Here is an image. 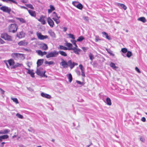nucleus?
Listing matches in <instances>:
<instances>
[{"label": "nucleus", "mask_w": 147, "mask_h": 147, "mask_svg": "<svg viewBox=\"0 0 147 147\" xmlns=\"http://www.w3.org/2000/svg\"><path fill=\"white\" fill-rule=\"evenodd\" d=\"M61 60L62 61L60 64L64 68H66L69 67L70 69H71L74 67L75 66L78 65L77 63L72 62L71 60H69L67 62L63 59H62Z\"/></svg>", "instance_id": "obj_1"}, {"label": "nucleus", "mask_w": 147, "mask_h": 147, "mask_svg": "<svg viewBox=\"0 0 147 147\" xmlns=\"http://www.w3.org/2000/svg\"><path fill=\"white\" fill-rule=\"evenodd\" d=\"M11 57L14 58L15 60H17L18 59H24L25 57L23 54L19 53H13L11 54Z\"/></svg>", "instance_id": "obj_2"}, {"label": "nucleus", "mask_w": 147, "mask_h": 147, "mask_svg": "<svg viewBox=\"0 0 147 147\" xmlns=\"http://www.w3.org/2000/svg\"><path fill=\"white\" fill-rule=\"evenodd\" d=\"M59 55V52L56 51H54L53 52H51L49 53L46 55L47 58H49L51 57H55Z\"/></svg>", "instance_id": "obj_3"}, {"label": "nucleus", "mask_w": 147, "mask_h": 147, "mask_svg": "<svg viewBox=\"0 0 147 147\" xmlns=\"http://www.w3.org/2000/svg\"><path fill=\"white\" fill-rule=\"evenodd\" d=\"M18 28V26L16 24H12L9 26V29L10 32H12L13 33L16 32Z\"/></svg>", "instance_id": "obj_4"}, {"label": "nucleus", "mask_w": 147, "mask_h": 147, "mask_svg": "<svg viewBox=\"0 0 147 147\" xmlns=\"http://www.w3.org/2000/svg\"><path fill=\"white\" fill-rule=\"evenodd\" d=\"M42 69L39 68L37 69L36 73L38 76H41L42 77H47V76L45 75V71H42Z\"/></svg>", "instance_id": "obj_5"}, {"label": "nucleus", "mask_w": 147, "mask_h": 147, "mask_svg": "<svg viewBox=\"0 0 147 147\" xmlns=\"http://www.w3.org/2000/svg\"><path fill=\"white\" fill-rule=\"evenodd\" d=\"M1 37L5 40L8 41H12V38L11 36L9 35L7 33H5L1 34Z\"/></svg>", "instance_id": "obj_6"}, {"label": "nucleus", "mask_w": 147, "mask_h": 147, "mask_svg": "<svg viewBox=\"0 0 147 147\" xmlns=\"http://www.w3.org/2000/svg\"><path fill=\"white\" fill-rule=\"evenodd\" d=\"M0 10L2 11L3 12L10 13L11 11L10 8L6 6H3L0 7Z\"/></svg>", "instance_id": "obj_7"}, {"label": "nucleus", "mask_w": 147, "mask_h": 147, "mask_svg": "<svg viewBox=\"0 0 147 147\" xmlns=\"http://www.w3.org/2000/svg\"><path fill=\"white\" fill-rule=\"evenodd\" d=\"M45 18L46 16L41 15L38 20L42 24L45 25L46 23Z\"/></svg>", "instance_id": "obj_8"}, {"label": "nucleus", "mask_w": 147, "mask_h": 147, "mask_svg": "<svg viewBox=\"0 0 147 147\" xmlns=\"http://www.w3.org/2000/svg\"><path fill=\"white\" fill-rule=\"evenodd\" d=\"M36 35L38 38L40 40H44L48 38V36L47 35L43 36L40 32H37Z\"/></svg>", "instance_id": "obj_9"}, {"label": "nucleus", "mask_w": 147, "mask_h": 147, "mask_svg": "<svg viewBox=\"0 0 147 147\" xmlns=\"http://www.w3.org/2000/svg\"><path fill=\"white\" fill-rule=\"evenodd\" d=\"M47 22L50 26L52 28L53 27L54 23L53 21L49 17L47 19Z\"/></svg>", "instance_id": "obj_10"}, {"label": "nucleus", "mask_w": 147, "mask_h": 147, "mask_svg": "<svg viewBox=\"0 0 147 147\" xmlns=\"http://www.w3.org/2000/svg\"><path fill=\"white\" fill-rule=\"evenodd\" d=\"M36 52L41 57L43 56L44 55H47V52L45 51L42 52L40 50L36 51Z\"/></svg>", "instance_id": "obj_11"}, {"label": "nucleus", "mask_w": 147, "mask_h": 147, "mask_svg": "<svg viewBox=\"0 0 147 147\" xmlns=\"http://www.w3.org/2000/svg\"><path fill=\"white\" fill-rule=\"evenodd\" d=\"M40 48L43 50H47L48 49L47 45L44 43H42L40 44Z\"/></svg>", "instance_id": "obj_12"}, {"label": "nucleus", "mask_w": 147, "mask_h": 147, "mask_svg": "<svg viewBox=\"0 0 147 147\" xmlns=\"http://www.w3.org/2000/svg\"><path fill=\"white\" fill-rule=\"evenodd\" d=\"M28 42L25 40H21L19 42L18 44L20 46H26L27 45Z\"/></svg>", "instance_id": "obj_13"}, {"label": "nucleus", "mask_w": 147, "mask_h": 147, "mask_svg": "<svg viewBox=\"0 0 147 147\" xmlns=\"http://www.w3.org/2000/svg\"><path fill=\"white\" fill-rule=\"evenodd\" d=\"M69 49H71V50H73L74 52L76 54H79V52L81 51V50L77 49V47H74L73 48H70Z\"/></svg>", "instance_id": "obj_14"}, {"label": "nucleus", "mask_w": 147, "mask_h": 147, "mask_svg": "<svg viewBox=\"0 0 147 147\" xmlns=\"http://www.w3.org/2000/svg\"><path fill=\"white\" fill-rule=\"evenodd\" d=\"M79 67L81 70V72L82 73L81 75L83 77H84L85 76V74L84 71V67H83V65L81 64L79 65Z\"/></svg>", "instance_id": "obj_15"}, {"label": "nucleus", "mask_w": 147, "mask_h": 147, "mask_svg": "<svg viewBox=\"0 0 147 147\" xmlns=\"http://www.w3.org/2000/svg\"><path fill=\"white\" fill-rule=\"evenodd\" d=\"M28 11L29 14L32 17H35L36 16V14L35 11L31 10H28Z\"/></svg>", "instance_id": "obj_16"}, {"label": "nucleus", "mask_w": 147, "mask_h": 147, "mask_svg": "<svg viewBox=\"0 0 147 147\" xmlns=\"http://www.w3.org/2000/svg\"><path fill=\"white\" fill-rule=\"evenodd\" d=\"M17 20L19 21V22L22 24H25L26 22V20L24 18H16Z\"/></svg>", "instance_id": "obj_17"}, {"label": "nucleus", "mask_w": 147, "mask_h": 147, "mask_svg": "<svg viewBox=\"0 0 147 147\" xmlns=\"http://www.w3.org/2000/svg\"><path fill=\"white\" fill-rule=\"evenodd\" d=\"M41 96L44 98H47L48 99H50L51 98V96L50 95L45 94L43 92H42L41 93Z\"/></svg>", "instance_id": "obj_18"}, {"label": "nucleus", "mask_w": 147, "mask_h": 147, "mask_svg": "<svg viewBox=\"0 0 147 147\" xmlns=\"http://www.w3.org/2000/svg\"><path fill=\"white\" fill-rule=\"evenodd\" d=\"M25 69L28 70V71L27 73L30 74L32 77L33 78L34 77L35 73L33 72V70H30L26 68H25Z\"/></svg>", "instance_id": "obj_19"}, {"label": "nucleus", "mask_w": 147, "mask_h": 147, "mask_svg": "<svg viewBox=\"0 0 147 147\" xmlns=\"http://www.w3.org/2000/svg\"><path fill=\"white\" fill-rule=\"evenodd\" d=\"M9 66L13 65L15 64V62L13 59H10L7 61Z\"/></svg>", "instance_id": "obj_20"}, {"label": "nucleus", "mask_w": 147, "mask_h": 147, "mask_svg": "<svg viewBox=\"0 0 147 147\" xmlns=\"http://www.w3.org/2000/svg\"><path fill=\"white\" fill-rule=\"evenodd\" d=\"M50 9H48V13H50L52 12L55 10V8L54 6L52 5H50Z\"/></svg>", "instance_id": "obj_21"}, {"label": "nucleus", "mask_w": 147, "mask_h": 147, "mask_svg": "<svg viewBox=\"0 0 147 147\" xmlns=\"http://www.w3.org/2000/svg\"><path fill=\"white\" fill-rule=\"evenodd\" d=\"M10 132V130L8 129H5L0 131V134H7Z\"/></svg>", "instance_id": "obj_22"}, {"label": "nucleus", "mask_w": 147, "mask_h": 147, "mask_svg": "<svg viewBox=\"0 0 147 147\" xmlns=\"http://www.w3.org/2000/svg\"><path fill=\"white\" fill-rule=\"evenodd\" d=\"M43 59H38L37 62V66L38 67L41 65L43 63Z\"/></svg>", "instance_id": "obj_23"}, {"label": "nucleus", "mask_w": 147, "mask_h": 147, "mask_svg": "<svg viewBox=\"0 0 147 147\" xmlns=\"http://www.w3.org/2000/svg\"><path fill=\"white\" fill-rule=\"evenodd\" d=\"M76 3V2H73V3H72L76 7L78 8L79 9H82L83 6L82 5L81 3H79L77 5H75L74 4V3Z\"/></svg>", "instance_id": "obj_24"}, {"label": "nucleus", "mask_w": 147, "mask_h": 147, "mask_svg": "<svg viewBox=\"0 0 147 147\" xmlns=\"http://www.w3.org/2000/svg\"><path fill=\"white\" fill-rule=\"evenodd\" d=\"M17 36L19 38H22L24 36V33L22 32H20L19 34H17Z\"/></svg>", "instance_id": "obj_25"}, {"label": "nucleus", "mask_w": 147, "mask_h": 147, "mask_svg": "<svg viewBox=\"0 0 147 147\" xmlns=\"http://www.w3.org/2000/svg\"><path fill=\"white\" fill-rule=\"evenodd\" d=\"M138 20L139 21H140L142 22L143 23L146 22V20L145 18L144 17H141L139 18Z\"/></svg>", "instance_id": "obj_26"}, {"label": "nucleus", "mask_w": 147, "mask_h": 147, "mask_svg": "<svg viewBox=\"0 0 147 147\" xmlns=\"http://www.w3.org/2000/svg\"><path fill=\"white\" fill-rule=\"evenodd\" d=\"M58 52L61 55L64 57H66L67 55V54L65 52L63 51H60Z\"/></svg>", "instance_id": "obj_27"}, {"label": "nucleus", "mask_w": 147, "mask_h": 147, "mask_svg": "<svg viewBox=\"0 0 147 147\" xmlns=\"http://www.w3.org/2000/svg\"><path fill=\"white\" fill-rule=\"evenodd\" d=\"M45 63L46 65H54L55 64L54 62L53 61H45Z\"/></svg>", "instance_id": "obj_28"}, {"label": "nucleus", "mask_w": 147, "mask_h": 147, "mask_svg": "<svg viewBox=\"0 0 147 147\" xmlns=\"http://www.w3.org/2000/svg\"><path fill=\"white\" fill-rule=\"evenodd\" d=\"M107 103V105L111 106V102L110 98L109 97H107L106 99Z\"/></svg>", "instance_id": "obj_29"}, {"label": "nucleus", "mask_w": 147, "mask_h": 147, "mask_svg": "<svg viewBox=\"0 0 147 147\" xmlns=\"http://www.w3.org/2000/svg\"><path fill=\"white\" fill-rule=\"evenodd\" d=\"M52 16L53 17L52 18H60V16H58L57 14L55 12H53L52 14Z\"/></svg>", "instance_id": "obj_30"}, {"label": "nucleus", "mask_w": 147, "mask_h": 147, "mask_svg": "<svg viewBox=\"0 0 147 147\" xmlns=\"http://www.w3.org/2000/svg\"><path fill=\"white\" fill-rule=\"evenodd\" d=\"M49 33L50 35L52 37H55V34L54 32H53L52 30H49L48 32Z\"/></svg>", "instance_id": "obj_31"}, {"label": "nucleus", "mask_w": 147, "mask_h": 147, "mask_svg": "<svg viewBox=\"0 0 147 147\" xmlns=\"http://www.w3.org/2000/svg\"><path fill=\"white\" fill-rule=\"evenodd\" d=\"M68 79H69V82H71L72 80V77L71 74L69 73L68 74Z\"/></svg>", "instance_id": "obj_32"}, {"label": "nucleus", "mask_w": 147, "mask_h": 147, "mask_svg": "<svg viewBox=\"0 0 147 147\" xmlns=\"http://www.w3.org/2000/svg\"><path fill=\"white\" fill-rule=\"evenodd\" d=\"M58 48L60 49L63 50H68V48L67 47L61 45L59 46Z\"/></svg>", "instance_id": "obj_33"}, {"label": "nucleus", "mask_w": 147, "mask_h": 147, "mask_svg": "<svg viewBox=\"0 0 147 147\" xmlns=\"http://www.w3.org/2000/svg\"><path fill=\"white\" fill-rule=\"evenodd\" d=\"M110 65L111 67H112L114 69H116L118 68L117 67L115 66V64L112 62H111L110 63Z\"/></svg>", "instance_id": "obj_34"}, {"label": "nucleus", "mask_w": 147, "mask_h": 147, "mask_svg": "<svg viewBox=\"0 0 147 147\" xmlns=\"http://www.w3.org/2000/svg\"><path fill=\"white\" fill-rule=\"evenodd\" d=\"M118 5L120 6L121 7L123 8L125 10H126L127 8V7H126V6L124 4L118 3Z\"/></svg>", "instance_id": "obj_35"}, {"label": "nucleus", "mask_w": 147, "mask_h": 147, "mask_svg": "<svg viewBox=\"0 0 147 147\" xmlns=\"http://www.w3.org/2000/svg\"><path fill=\"white\" fill-rule=\"evenodd\" d=\"M102 34L103 35H104L105 36L106 38L108 40H110L111 39V37L110 36L108 35V34L105 32H102Z\"/></svg>", "instance_id": "obj_36"}, {"label": "nucleus", "mask_w": 147, "mask_h": 147, "mask_svg": "<svg viewBox=\"0 0 147 147\" xmlns=\"http://www.w3.org/2000/svg\"><path fill=\"white\" fill-rule=\"evenodd\" d=\"M106 50L107 51L108 53L110 54L111 55H112V56H114L115 55L113 53V51H111L110 49H106Z\"/></svg>", "instance_id": "obj_37"}, {"label": "nucleus", "mask_w": 147, "mask_h": 147, "mask_svg": "<svg viewBox=\"0 0 147 147\" xmlns=\"http://www.w3.org/2000/svg\"><path fill=\"white\" fill-rule=\"evenodd\" d=\"M66 46L69 47V48L68 49V50H71V49H69L70 48H73L72 47V44L68 43V42H66Z\"/></svg>", "instance_id": "obj_38"}, {"label": "nucleus", "mask_w": 147, "mask_h": 147, "mask_svg": "<svg viewBox=\"0 0 147 147\" xmlns=\"http://www.w3.org/2000/svg\"><path fill=\"white\" fill-rule=\"evenodd\" d=\"M59 18H52V19L54 20L55 22L56 23L58 24H59L60 22V20H59Z\"/></svg>", "instance_id": "obj_39"}, {"label": "nucleus", "mask_w": 147, "mask_h": 147, "mask_svg": "<svg viewBox=\"0 0 147 147\" xmlns=\"http://www.w3.org/2000/svg\"><path fill=\"white\" fill-rule=\"evenodd\" d=\"M11 99L13 101V102H15L16 104H18L19 103V102L18 100V99L16 98H13V97H11Z\"/></svg>", "instance_id": "obj_40"}, {"label": "nucleus", "mask_w": 147, "mask_h": 147, "mask_svg": "<svg viewBox=\"0 0 147 147\" xmlns=\"http://www.w3.org/2000/svg\"><path fill=\"white\" fill-rule=\"evenodd\" d=\"M84 39V38L82 36L79 37L77 40V41L80 42L82 41Z\"/></svg>", "instance_id": "obj_41"}, {"label": "nucleus", "mask_w": 147, "mask_h": 147, "mask_svg": "<svg viewBox=\"0 0 147 147\" xmlns=\"http://www.w3.org/2000/svg\"><path fill=\"white\" fill-rule=\"evenodd\" d=\"M89 57L91 61H92L93 59H94V57L93 55L91 53H89Z\"/></svg>", "instance_id": "obj_42"}, {"label": "nucleus", "mask_w": 147, "mask_h": 147, "mask_svg": "<svg viewBox=\"0 0 147 147\" xmlns=\"http://www.w3.org/2000/svg\"><path fill=\"white\" fill-rule=\"evenodd\" d=\"M2 139L3 140L7 139L9 138V136L7 135H5L1 136Z\"/></svg>", "instance_id": "obj_43"}, {"label": "nucleus", "mask_w": 147, "mask_h": 147, "mask_svg": "<svg viewBox=\"0 0 147 147\" xmlns=\"http://www.w3.org/2000/svg\"><path fill=\"white\" fill-rule=\"evenodd\" d=\"M26 6L28 8H29L32 9H34V7L31 4H26Z\"/></svg>", "instance_id": "obj_44"}, {"label": "nucleus", "mask_w": 147, "mask_h": 147, "mask_svg": "<svg viewBox=\"0 0 147 147\" xmlns=\"http://www.w3.org/2000/svg\"><path fill=\"white\" fill-rule=\"evenodd\" d=\"M132 55V53L130 51L127 52V54L126 55L128 57H129Z\"/></svg>", "instance_id": "obj_45"}, {"label": "nucleus", "mask_w": 147, "mask_h": 147, "mask_svg": "<svg viewBox=\"0 0 147 147\" xmlns=\"http://www.w3.org/2000/svg\"><path fill=\"white\" fill-rule=\"evenodd\" d=\"M101 40V39L99 38L98 36H97L95 37V41L96 42H98L99 41Z\"/></svg>", "instance_id": "obj_46"}, {"label": "nucleus", "mask_w": 147, "mask_h": 147, "mask_svg": "<svg viewBox=\"0 0 147 147\" xmlns=\"http://www.w3.org/2000/svg\"><path fill=\"white\" fill-rule=\"evenodd\" d=\"M121 51L122 52L125 53L127 52V49L126 48H123L121 49Z\"/></svg>", "instance_id": "obj_47"}, {"label": "nucleus", "mask_w": 147, "mask_h": 147, "mask_svg": "<svg viewBox=\"0 0 147 147\" xmlns=\"http://www.w3.org/2000/svg\"><path fill=\"white\" fill-rule=\"evenodd\" d=\"M16 116L19 118L22 119L23 118V116L22 115L18 113L16 114Z\"/></svg>", "instance_id": "obj_48"}, {"label": "nucleus", "mask_w": 147, "mask_h": 147, "mask_svg": "<svg viewBox=\"0 0 147 147\" xmlns=\"http://www.w3.org/2000/svg\"><path fill=\"white\" fill-rule=\"evenodd\" d=\"M69 37L70 38H72L73 40H74L75 39V37L74 36V35L71 34H68Z\"/></svg>", "instance_id": "obj_49"}, {"label": "nucleus", "mask_w": 147, "mask_h": 147, "mask_svg": "<svg viewBox=\"0 0 147 147\" xmlns=\"http://www.w3.org/2000/svg\"><path fill=\"white\" fill-rule=\"evenodd\" d=\"M6 2H8V1H11L14 3H15L16 4H18V3L14 0H6Z\"/></svg>", "instance_id": "obj_50"}, {"label": "nucleus", "mask_w": 147, "mask_h": 147, "mask_svg": "<svg viewBox=\"0 0 147 147\" xmlns=\"http://www.w3.org/2000/svg\"><path fill=\"white\" fill-rule=\"evenodd\" d=\"M5 43V42L2 39L0 38V44H3Z\"/></svg>", "instance_id": "obj_51"}, {"label": "nucleus", "mask_w": 147, "mask_h": 147, "mask_svg": "<svg viewBox=\"0 0 147 147\" xmlns=\"http://www.w3.org/2000/svg\"><path fill=\"white\" fill-rule=\"evenodd\" d=\"M16 66L17 67H18L21 66L22 65V64L21 63H17L16 64Z\"/></svg>", "instance_id": "obj_52"}, {"label": "nucleus", "mask_w": 147, "mask_h": 147, "mask_svg": "<svg viewBox=\"0 0 147 147\" xmlns=\"http://www.w3.org/2000/svg\"><path fill=\"white\" fill-rule=\"evenodd\" d=\"M82 49L84 52H85L86 51V50H87L88 49V47H82Z\"/></svg>", "instance_id": "obj_53"}, {"label": "nucleus", "mask_w": 147, "mask_h": 147, "mask_svg": "<svg viewBox=\"0 0 147 147\" xmlns=\"http://www.w3.org/2000/svg\"><path fill=\"white\" fill-rule=\"evenodd\" d=\"M135 70H136L138 73H141V71L140 69L138 68V67H135Z\"/></svg>", "instance_id": "obj_54"}, {"label": "nucleus", "mask_w": 147, "mask_h": 147, "mask_svg": "<svg viewBox=\"0 0 147 147\" xmlns=\"http://www.w3.org/2000/svg\"><path fill=\"white\" fill-rule=\"evenodd\" d=\"M141 120L143 122H144L146 121V118L145 117H142V118Z\"/></svg>", "instance_id": "obj_55"}, {"label": "nucleus", "mask_w": 147, "mask_h": 147, "mask_svg": "<svg viewBox=\"0 0 147 147\" xmlns=\"http://www.w3.org/2000/svg\"><path fill=\"white\" fill-rule=\"evenodd\" d=\"M5 143V142H3L1 143V147H3L4 144Z\"/></svg>", "instance_id": "obj_56"}, {"label": "nucleus", "mask_w": 147, "mask_h": 147, "mask_svg": "<svg viewBox=\"0 0 147 147\" xmlns=\"http://www.w3.org/2000/svg\"><path fill=\"white\" fill-rule=\"evenodd\" d=\"M76 41H74V43L73 44V45L75 46L74 47H78V46L76 44Z\"/></svg>", "instance_id": "obj_57"}, {"label": "nucleus", "mask_w": 147, "mask_h": 147, "mask_svg": "<svg viewBox=\"0 0 147 147\" xmlns=\"http://www.w3.org/2000/svg\"><path fill=\"white\" fill-rule=\"evenodd\" d=\"M24 49L25 51H30V49H27L26 48H25Z\"/></svg>", "instance_id": "obj_58"}, {"label": "nucleus", "mask_w": 147, "mask_h": 147, "mask_svg": "<svg viewBox=\"0 0 147 147\" xmlns=\"http://www.w3.org/2000/svg\"><path fill=\"white\" fill-rule=\"evenodd\" d=\"M0 90L1 91V92L3 94H4V93L5 92L4 91V90H3V89H2L0 88Z\"/></svg>", "instance_id": "obj_59"}, {"label": "nucleus", "mask_w": 147, "mask_h": 147, "mask_svg": "<svg viewBox=\"0 0 147 147\" xmlns=\"http://www.w3.org/2000/svg\"><path fill=\"white\" fill-rule=\"evenodd\" d=\"M21 7V8H24V9H26L28 10V9L27 7H25L22 6Z\"/></svg>", "instance_id": "obj_60"}, {"label": "nucleus", "mask_w": 147, "mask_h": 147, "mask_svg": "<svg viewBox=\"0 0 147 147\" xmlns=\"http://www.w3.org/2000/svg\"><path fill=\"white\" fill-rule=\"evenodd\" d=\"M63 29H64V31L65 32L67 30V28L66 27H64Z\"/></svg>", "instance_id": "obj_61"}, {"label": "nucleus", "mask_w": 147, "mask_h": 147, "mask_svg": "<svg viewBox=\"0 0 147 147\" xmlns=\"http://www.w3.org/2000/svg\"><path fill=\"white\" fill-rule=\"evenodd\" d=\"M77 83L80 84H82L81 82L80 81H77Z\"/></svg>", "instance_id": "obj_62"}, {"label": "nucleus", "mask_w": 147, "mask_h": 147, "mask_svg": "<svg viewBox=\"0 0 147 147\" xmlns=\"http://www.w3.org/2000/svg\"><path fill=\"white\" fill-rule=\"evenodd\" d=\"M71 41L73 44L74 43V41H76L75 40H71Z\"/></svg>", "instance_id": "obj_63"}, {"label": "nucleus", "mask_w": 147, "mask_h": 147, "mask_svg": "<svg viewBox=\"0 0 147 147\" xmlns=\"http://www.w3.org/2000/svg\"><path fill=\"white\" fill-rule=\"evenodd\" d=\"M16 65H14L12 68H13V69H15V68H16V67H16Z\"/></svg>", "instance_id": "obj_64"}]
</instances>
